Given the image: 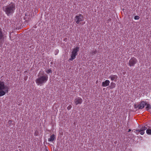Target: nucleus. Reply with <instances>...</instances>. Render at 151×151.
Masks as SVG:
<instances>
[{
	"mask_svg": "<svg viewBox=\"0 0 151 151\" xmlns=\"http://www.w3.org/2000/svg\"><path fill=\"white\" fill-rule=\"evenodd\" d=\"M38 78L35 80V82L38 86H42L47 81L48 76L45 73L44 71L41 70L38 75Z\"/></svg>",
	"mask_w": 151,
	"mask_h": 151,
	"instance_id": "obj_1",
	"label": "nucleus"
},
{
	"mask_svg": "<svg viewBox=\"0 0 151 151\" xmlns=\"http://www.w3.org/2000/svg\"><path fill=\"white\" fill-rule=\"evenodd\" d=\"M15 9V4L14 3L12 2L8 5L4 6L3 7V10L8 16L13 14L14 12Z\"/></svg>",
	"mask_w": 151,
	"mask_h": 151,
	"instance_id": "obj_2",
	"label": "nucleus"
},
{
	"mask_svg": "<svg viewBox=\"0 0 151 151\" xmlns=\"http://www.w3.org/2000/svg\"><path fill=\"white\" fill-rule=\"evenodd\" d=\"M9 87L6 85L3 81H0V96H2L8 93L9 91Z\"/></svg>",
	"mask_w": 151,
	"mask_h": 151,
	"instance_id": "obj_3",
	"label": "nucleus"
},
{
	"mask_svg": "<svg viewBox=\"0 0 151 151\" xmlns=\"http://www.w3.org/2000/svg\"><path fill=\"white\" fill-rule=\"evenodd\" d=\"M79 48L78 47H76L72 49L71 52V54L70 55V58L69 59V60L73 61L75 59L76 56L78 54V52L79 51Z\"/></svg>",
	"mask_w": 151,
	"mask_h": 151,
	"instance_id": "obj_4",
	"label": "nucleus"
},
{
	"mask_svg": "<svg viewBox=\"0 0 151 151\" xmlns=\"http://www.w3.org/2000/svg\"><path fill=\"white\" fill-rule=\"evenodd\" d=\"M75 21L77 24H78L80 22L83 21V17L82 14H80L76 16L74 19Z\"/></svg>",
	"mask_w": 151,
	"mask_h": 151,
	"instance_id": "obj_5",
	"label": "nucleus"
},
{
	"mask_svg": "<svg viewBox=\"0 0 151 151\" xmlns=\"http://www.w3.org/2000/svg\"><path fill=\"white\" fill-rule=\"evenodd\" d=\"M146 104V101H141L138 105H134V107L136 109H142L144 108Z\"/></svg>",
	"mask_w": 151,
	"mask_h": 151,
	"instance_id": "obj_6",
	"label": "nucleus"
},
{
	"mask_svg": "<svg viewBox=\"0 0 151 151\" xmlns=\"http://www.w3.org/2000/svg\"><path fill=\"white\" fill-rule=\"evenodd\" d=\"M137 62V59L136 58L134 57L132 58L129 61V65L130 67L134 66Z\"/></svg>",
	"mask_w": 151,
	"mask_h": 151,
	"instance_id": "obj_7",
	"label": "nucleus"
},
{
	"mask_svg": "<svg viewBox=\"0 0 151 151\" xmlns=\"http://www.w3.org/2000/svg\"><path fill=\"white\" fill-rule=\"evenodd\" d=\"M4 37L3 34L2 29L0 27V46L1 45L4 43Z\"/></svg>",
	"mask_w": 151,
	"mask_h": 151,
	"instance_id": "obj_8",
	"label": "nucleus"
},
{
	"mask_svg": "<svg viewBox=\"0 0 151 151\" xmlns=\"http://www.w3.org/2000/svg\"><path fill=\"white\" fill-rule=\"evenodd\" d=\"M83 102V100L80 97H78L76 98L75 100V102L76 105L78 104H81Z\"/></svg>",
	"mask_w": 151,
	"mask_h": 151,
	"instance_id": "obj_9",
	"label": "nucleus"
},
{
	"mask_svg": "<svg viewBox=\"0 0 151 151\" xmlns=\"http://www.w3.org/2000/svg\"><path fill=\"white\" fill-rule=\"evenodd\" d=\"M56 137L55 135L53 134L51 135L50 138L48 139V140L50 142H52L54 140H55Z\"/></svg>",
	"mask_w": 151,
	"mask_h": 151,
	"instance_id": "obj_10",
	"label": "nucleus"
},
{
	"mask_svg": "<svg viewBox=\"0 0 151 151\" xmlns=\"http://www.w3.org/2000/svg\"><path fill=\"white\" fill-rule=\"evenodd\" d=\"M118 78L117 76L116 75H111L109 77V78H110L111 81H116Z\"/></svg>",
	"mask_w": 151,
	"mask_h": 151,
	"instance_id": "obj_11",
	"label": "nucleus"
},
{
	"mask_svg": "<svg viewBox=\"0 0 151 151\" xmlns=\"http://www.w3.org/2000/svg\"><path fill=\"white\" fill-rule=\"evenodd\" d=\"M110 81L108 80H106L102 83V86L103 87H106L109 85Z\"/></svg>",
	"mask_w": 151,
	"mask_h": 151,
	"instance_id": "obj_12",
	"label": "nucleus"
},
{
	"mask_svg": "<svg viewBox=\"0 0 151 151\" xmlns=\"http://www.w3.org/2000/svg\"><path fill=\"white\" fill-rule=\"evenodd\" d=\"M30 16L29 15H28V13L26 14L25 16L24 17V19L26 21H29L31 19Z\"/></svg>",
	"mask_w": 151,
	"mask_h": 151,
	"instance_id": "obj_13",
	"label": "nucleus"
},
{
	"mask_svg": "<svg viewBox=\"0 0 151 151\" xmlns=\"http://www.w3.org/2000/svg\"><path fill=\"white\" fill-rule=\"evenodd\" d=\"M136 133H138L140 132V133L141 135H143L145 133V131L139 130H136L135 131Z\"/></svg>",
	"mask_w": 151,
	"mask_h": 151,
	"instance_id": "obj_14",
	"label": "nucleus"
},
{
	"mask_svg": "<svg viewBox=\"0 0 151 151\" xmlns=\"http://www.w3.org/2000/svg\"><path fill=\"white\" fill-rule=\"evenodd\" d=\"M145 105L146 106V109L148 111L151 109V105L150 104L146 103V104Z\"/></svg>",
	"mask_w": 151,
	"mask_h": 151,
	"instance_id": "obj_15",
	"label": "nucleus"
},
{
	"mask_svg": "<svg viewBox=\"0 0 151 151\" xmlns=\"http://www.w3.org/2000/svg\"><path fill=\"white\" fill-rule=\"evenodd\" d=\"M116 86V84L115 83L113 82H111L110 83V85L109 86V87L110 88L112 89L114 88Z\"/></svg>",
	"mask_w": 151,
	"mask_h": 151,
	"instance_id": "obj_16",
	"label": "nucleus"
},
{
	"mask_svg": "<svg viewBox=\"0 0 151 151\" xmlns=\"http://www.w3.org/2000/svg\"><path fill=\"white\" fill-rule=\"evenodd\" d=\"M45 72L47 73H52V70L51 69H46L45 71Z\"/></svg>",
	"mask_w": 151,
	"mask_h": 151,
	"instance_id": "obj_17",
	"label": "nucleus"
},
{
	"mask_svg": "<svg viewBox=\"0 0 151 151\" xmlns=\"http://www.w3.org/2000/svg\"><path fill=\"white\" fill-rule=\"evenodd\" d=\"M147 129V127H146L145 126H142L139 130H141L142 131H145V130H146Z\"/></svg>",
	"mask_w": 151,
	"mask_h": 151,
	"instance_id": "obj_18",
	"label": "nucleus"
},
{
	"mask_svg": "<svg viewBox=\"0 0 151 151\" xmlns=\"http://www.w3.org/2000/svg\"><path fill=\"white\" fill-rule=\"evenodd\" d=\"M146 133L147 134H151V129H147L146 130Z\"/></svg>",
	"mask_w": 151,
	"mask_h": 151,
	"instance_id": "obj_19",
	"label": "nucleus"
},
{
	"mask_svg": "<svg viewBox=\"0 0 151 151\" xmlns=\"http://www.w3.org/2000/svg\"><path fill=\"white\" fill-rule=\"evenodd\" d=\"M97 52L96 50H93L91 53L93 55H94L97 53Z\"/></svg>",
	"mask_w": 151,
	"mask_h": 151,
	"instance_id": "obj_20",
	"label": "nucleus"
},
{
	"mask_svg": "<svg viewBox=\"0 0 151 151\" xmlns=\"http://www.w3.org/2000/svg\"><path fill=\"white\" fill-rule=\"evenodd\" d=\"M134 18L135 20H138L139 19V17L138 16L136 15L134 17Z\"/></svg>",
	"mask_w": 151,
	"mask_h": 151,
	"instance_id": "obj_21",
	"label": "nucleus"
},
{
	"mask_svg": "<svg viewBox=\"0 0 151 151\" xmlns=\"http://www.w3.org/2000/svg\"><path fill=\"white\" fill-rule=\"evenodd\" d=\"M71 108V106H69L68 107H67V109L68 110H70Z\"/></svg>",
	"mask_w": 151,
	"mask_h": 151,
	"instance_id": "obj_22",
	"label": "nucleus"
},
{
	"mask_svg": "<svg viewBox=\"0 0 151 151\" xmlns=\"http://www.w3.org/2000/svg\"><path fill=\"white\" fill-rule=\"evenodd\" d=\"M9 122V124H10L11 123V122H12V121H11V120H9V122Z\"/></svg>",
	"mask_w": 151,
	"mask_h": 151,
	"instance_id": "obj_23",
	"label": "nucleus"
},
{
	"mask_svg": "<svg viewBox=\"0 0 151 151\" xmlns=\"http://www.w3.org/2000/svg\"><path fill=\"white\" fill-rule=\"evenodd\" d=\"M131 131V129H129L128 131V132H129Z\"/></svg>",
	"mask_w": 151,
	"mask_h": 151,
	"instance_id": "obj_24",
	"label": "nucleus"
}]
</instances>
